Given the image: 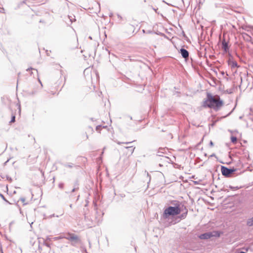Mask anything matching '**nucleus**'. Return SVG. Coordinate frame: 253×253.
Here are the masks:
<instances>
[{
  "label": "nucleus",
  "mask_w": 253,
  "mask_h": 253,
  "mask_svg": "<svg viewBox=\"0 0 253 253\" xmlns=\"http://www.w3.org/2000/svg\"><path fill=\"white\" fill-rule=\"evenodd\" d=\"M231 141L232 143H233L234 144H235V143H236V142L237 141V139L236 137L232 136L231 137Z\"/></svg>",
  "instance_id": "12"
},
{
  "label": "nucleus",
  "mask_w": 253,
  "mask_h": 253,
  "mask_svg": "<svg viewBox=\"0 0 253 253\" xmlns=\"http://www.w3.org/2000/svg\"><path fill=\"white\" fill-rule=\"evenodd\" d=\"M129 143V142H125V144H128V143Z\"/></svg>",
  "instance_id": "18"
},
{
  "label": "nucleus",
  "mask_w": 253,
  "mask_h": 253,
  "mask_svg": "<svg viewBox=\"0 0 253 253\" xmlns=\"http://www.w3.org/2000/svg\"><path fill=\"white\" fill-rule=\"evenodd\" d=\"M84 74L85 78L87 79L92 80V75L95 76L96 80L98 78V74L92 69L86 68L84 72Z\"/></svg>",
  "instance_id": "4"
},
{
  "label": "nucleus",
  "mask_w": 253,
  "mask_h": 253,
  "mask_svg": "<svg viewBox=\"0 0 253 253\" xmlns=\"http://www.w3.org/2000/svg\"><path fill=\"white\" fill-rule=\"evenodd\" d=\"M229 64L232 67L234 68L237 67V63L236 61H229Z\"/></svg>",
  "instance_id": "10"
},
{
  "label": "nucleus",
  "mask_w": 253,
  "mask_h": 253,
  "mask_svg": "<svg viewBox=\"0 0 253 253\" xmlns=\"http://www.w3.org/2000/svg\"><path fill=\"white\" fill-rule=\"evenodd\" d=\"M180 204L178 202L175 207L169 206L166 208L164 211L163 216L164 218H168L170 216H174L181 213Z\"/></svg>",
  "instance_id": "2"
},
{
  "label": "nucleus",
  "mask_w": 253,
  "mask_h": 253,
  "mask_svg": "<svg viewBox=\"0 0 253 253\" xmlns=\"http://www.w3.org/2000/svg\"><path fill=\"white\" fill-rule=\"evenodd\" d=\"M134 149L135 147L133 146L126 147L125 148L124 153H125L126 155H130L133 153Z\"/></svg>",
  "instance_id": "6"
},
{
  "label": "nucleus",
  "mask_w": 253,
  "mask_h": 253,
  "mask_svg": "<svg viewBox=\"0 0 253 253\" xmlns=\"http://www.w3.org/2000/svg\"><path fill=\"white\" fill-rule=\"evenodd\" d=\"M247 225L249 226H253V217L248 220Z\"/></svg>",
  "instance_id": "11"
},
{
  "label": "nucleus",
  "mask_w": 253,
  "mask_h": 253,
  "mask_svg": "<svg viewBox=\"0 0 253 253\" xmlns=\"http://www.w3.org/2000/svg\"><path fill=\"white\" fill-rule=\"evenodd\" d=\"M210 144L211 146H213V142L211 141L210 142Z\"/></svg>",
  "instance_id": "16"
},
{
  "label": "nucleus",
  "mask_w": 253,
  "mask_h": 253,
  "mask_svg": "<svg viewBox=\"0 0 253 253\" xmlns=\"http://www.w3.org/2000/svg\"><path fill=\"white\" fill-rule=\"evenodd\" d=\"M221 171L222 175L226 177H230L235 171V169H229L224 166L221 167Z\"/></svg>",
  "instance_id": "5"
},
{
  "label": "nucleus",
  "mask_w": 253,
  "mask_h": 253,
  "mask_svg": "<svg viewBox=\"0 0 253 253\" xmlns=\"http://www.w3.org/2000/svg\"><path fill=\"white\" fill-rule=\"evenodd\" d=\"M180 53L181 54L182 57L184 58H187L189 56V53L188 51L185 49L181 48L180 49Z\"/></svg>",
  "instance_id": "7"
},
{
  "label": "nucleus",
  "mask_w": 253,
  "mask_h": 253,
  "mask_svg": "<svg viewBox=\"0 0 253 253\" xmlns=\"http://www.w3.org/2000/svg\"><path fill=\"white\" fill-rule=\"evenodd\" d=\"M210 236H211L209 234L206 233L201 235L200 238L202 239H205L209 238Z\"/></svg>",
  "instance_id": "9"
},
{
  "label": "nucleus",
  "mask_w": 253,
  "mask_h": 253,
  "mask_svg": "<svg viewBox=\"0 0 253 253\" xmlns=\"http://www.w3.org/2000/svg\"><path fill=\"white\" fill-rule=\"evenodd\" d=\"M20 200L23 203V205L28 204V202L26 201V200L25 198H21Z\"/></svg>",
  "instance_id": "13"
},
{
  "label": "nucleus",
  "mask_w": 253,
  "mask_h": 253,
  "mask_svg": "<svg viewBox=\"0 0 253 253\" xmlns=\"http://www.w3.org/2000/svg\"><path fill=\"white\" fill-rule=\"evenodd\" d=\"M59 238H65L68 240L73 246L82 243L81 238L78 235L71 232L65 233L63 236L60 237Z\"/></svg>",
  "instance_id": "3"
},
{
  "label": "nucleus",
  "mask_w": 253,
  "mask_h": 253,
  "mask_svg": "<svg viewBox=\"0 0 253 253\" xmlns=\"http://www.w3.org/2000/svg\"><path fill=\"white\" fill-rule=\"evenodd\" d=\"M15 121V115H12L11 117V120L10 121V123H14Z\"/></svg>",
  "instance_id": "14"
},
{
  "label": "nucleus",
  "mask_w": 253,
  "mask_h": 253,
  "mask_svg": "<svg viewBox=\"0 0 253 253\" xmlns=\"http://www.w3.org/2000/svg\"><path fill=\"white\" fill-rule=\"evenodd\" d=\"M222 48L224 50V51H227L228 49V43L225 40H223L222 42Z\"/></svg>",
  "instance_id": "8"
},
{
  "label": "nucleus",
  "mask_w": 253,
  "mask_h": 253,
  "mask_svg": "<svg viewBox=\"0 0 253 253\" xmlns=\"http://www.w3.org/2000/svg\"><path fill=\"white\" fill-rule=\"evenodd\" d=\"M102 128L101 126H96V130L98 131L99 132H100V129Z\"/></svg>",
  "instance_id": "15"
},
{
  "label": "nucleus",
  "mask_w": 253,
  "mask_h": 253,
  "mask_svg": "<svg viewBox=\"0 0 253 253\" xmlns=\"http://www.w3.org/2000/svg\"><path fill=\"white\" fill-rule=\"evenodd\" d=\"M224 105V102L217 95H213L211 93H207V97L203 102L204 107H208L215 111L219 110Z\"/></svg>",
  "instance_id": "1"
},
{
  "label": "nucleus",
  "mask_w": 253,
  "mask_h": 253,
  "mask_svg": "<svg viewBox=\"0 0 253 253\" xmlns=\"http://www.w3.org/2000/svg\"><path fill=\"white\" fill-rule=\"evenodd\" d=\"M238 253H246L245 252H239Z\"/></svg>",
  "instance_id": "17"
}]
</instances>
